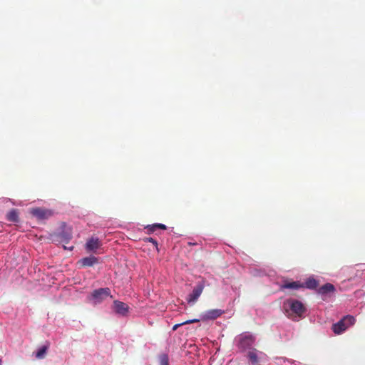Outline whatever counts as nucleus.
<instances>
[{"mask_svg":"<svg viewBox=\"0 0 365 365\" xmlns=\"http://www.w3.org/2000/svg\"><path fill=\"white\" fill-rule=\"evenodd\" d=\"M51 239L56 243L67 244L72 239V229L63 225L61 227V231L52 234Z\"/></svg>","mask_w":365,"mask_h":365,"instance_id":"obj_1","label":"nucleus"},{"mask_svg":"<svg viewBox=\"0 0 365 365\" xmlns=\"http://www.w3.org/2000/svg\"><path fill=\"white\" fill-rule=\"evenodd\" d=\"M356 322L355 318L351 315H346L344 317L337 323H335L332 326L333 331L336 334H340L347 329L349 327L354 324Z\"/></svg>","mask_w":365,"mask_h":365,"instance_id":"obj_2","label":"nucleus"},{"mask_svg":"<svg viewBox=\"0 0 365 365\" xmlns=\"http://www.w3.org/2000/svg\"><path fill=\"white\" fill-rule=\"evenodd\" d=\"M284 306H287L292 314L301 317L306 311L304 304L299 300L290 299L284 302Z\"/></svg>","mask_w":365,"mask_h":365,"instance_id":"obj_3","label":"nucleus"},{"mask_svg":"<svg viewBox=\"0 0 365 365\" xmlns=\"http://www.w3.org/2000/svg\"><path fill=\"white\" fill-rule=\"evenodd\" d=\"M255 341V337L248 333H245L239 336L237 339V346L241 351H244L247 349H251Z\"/></svg>","mask_w":365,"mask_h":365,"instance_id":"obj_4","label":"nucleus"},{"mask_svg":"<svg viewBox=\"0 0 365 365\" xmlns=\"http://www.w3.org/2000/svg\"><path fill=\"white\" fill-rule=\"evenodd\" d=\"M29 213L38 220H45L53 216V212L51 210L43 207H34L29 210Z\"/></svg>","mask_w":365,"mask_h":365,"instance_id":"obj_5","label":"nucleus"},{"mask_svg":"<svg viewBox=\"0 0 365 365\" xmlns=\"http://www.w3.org/2000/svg\"><path fill=\"white\" fill-rule=\"evenodd\" d=\"M247 357L252 365H259L261 361L267 359V355L262 351L253 349L248 351Z\"/></svg>","mask_w":365,"mask_h":365,"instance_id":"obj_6","label":"nucleus"},{"mask_svg":"<svg viewBox=\"0 0 365 365\" xmlns=\"http://www.w3.org/2000/svg\"><path fill=\"white\" fill-rule=\"evenodd\" d=\"M110 290L109 288H99L98 289H95L92 294V298L95 301L96 303H100L103 301L106 297L110 296Z\"/></svg>","mask_w":365,"mask_h":365,"instance_id":"obj_7","label":"nucleus"},{"mask_svg":"<svg viewBox=\"0 0 365 365\" xmlns=\"http://www.w3.org/2000/svg\"><path fill=\"white\" fill-rule=\"evenodd\" d=\"M205 287L203 282H198L197 284L194 287L192 293L188 295L187 302H195L197 300L199 297L201 295Z\"/></svg>","mask_w":365,"mask_h":365,"instance_id":"obj_8","label":"nucleus"},{"mask_svg":"<svg viewBox=\"0 0 365 365\" xmlns=\"http://www.w3.org/2000/svg\"><path fill=\"white\" fill-rule=\"evenodd\" d=\"M101 245V244L98 238L91 237L87 241L86 248L88 251H94L99 248Z\"/></svg>","mask_w":365,"mask_h":365,"instance_id":"obj_9","label":"nucleus"},{"mask_svg":"<svg viewBox=\"0 0 365 365\" xmlns=\"http://www.w3.org/2000/svg\"><path fill=\"white\" fill-rule=\"evenodd\" d=\"M114 309L115 312H117L118 314L125 315L128 312V306L124 302L120 301H115Z\"/></svg>","mask_w":365,"mask_h":365,"instance_id":"obj_10","label":"nucleus"},{"mask_svg":"<svg viewBox=\"0 0 365 365\" xmlns=\"http://www.w3.org/2000/svg\"><path fill=\"white\" fill-rule=\"evenodd\" d=\"M79 262L83 267H92L98 262V258L95 256H89L82 258Z\"/></svg>","mask_w":365,"mask_h":365,"instance_id":"obj_11","label":"nucleus"},{"mask_svg":"<svg viewBox=\"0 0 365 365\" xmlns=\"http://www.w3.org/2000/svg\"><path fill=\"white\" fill-rule=\"evenodd\" d=\"M224 313V311L220 309H210L206 312L205 318L206 319H215L220 317Z\"/></svg>","mask_w":365,"mask_h":365,"instance_id":"obj_12","label":"nucleus"},{"mask_svg":"<svg viewBox=\"0 0 365 365\" xmlns=\"http://www.w3.org/2000/svg\"><path fill=\"white\" fill-rule=\"evenodd\" d=\"M335 290L334 286L332 284L327 283L322 286L318 289V293L321 294H326L329 292H333Z\"/></svg>","mask_w":365,"mask_h":365,"instance_id":"obj_13","label":"nucleus"},{"mask_svg":"<svg viewBox=\"0 0 365 365\" xmlns=\"http://www.w3.org/2000/svg\"><path fill=\"white\" fill-rule=\"evenodd\" d=\"M49 347V343H46L38 349L36 353V357L38 359H44Z\"/></svg>","mask_w":365,"mask_h":365,"instance_id":"obj_14","label":"nucleus"},{"mask_svg":"<svg viewBox=\"0 0 365 365\" xmlns=\"http://www.w3.org/2000/svg\"><path fill=\"white\" fill-rule=\"evenodd\" d=\"M6 219L9 222H19V212L16 209H12L6 215Z\"/></svg>","mask_w":365,"mask_h":365,"instance_id":"obj_15","label":"nucleus"},{"mask_svg":"<svg viewBox=\"0 0 365 365\" xmlns=\"http://www.w3.org/2000/svg\"><path fill=\"white\" fill-rule=\"evenodd\" d=\"M301 287H304V285L300 284L299 282H286L282 285V289H298Z\"/></svg>","mask_w":365,"mask_h":365,"instance_id":"obj_16","label":"nucleus"},{"mask_svg":"<svg viewBox=\"0 0 365 365\" xmlns=\"http://www.w3.org/2000/svg\"><path fill=\"white\" fill-rule=\"evenodd\" d=\"M318 285H319L318 281H317L314 278H309L306 281L304 287H306L307 288L311 289H314L317 287Z\"/></svg>","mask_w":365,"mask_h":365,"instance_id":"obj_17","label":"nucleus"},{"mask_svg":"<svg viewBox=\"0 0 365 365\" xmlns=\"http://www.w3.org/2000/svg\"><path fill=\"white\" fill-rule=\"evenodd\" d=\"M199 322H200V319H189V320H187V321H185V322H182V323L175 324L173 327V330L175 331V330H177L181 326H183V325H185V324H192V323Z\"/></svg>","mask_w":365,"mask_h":365,"instance_id":"obj_18","label":"nucleus"},{"mask_svg":"<svg viewBox=\"0 0 365 365\" xmlns=\"http://www.w3.org/2000/svg\"><path fill=\"white\" fill-rule=\"evenodd\" d=\"M160 365H169L168 356L165 354H161L159 358Z\"/></svg>","mask_w":365,"mask_h":365,"instance_id":"obj_19","label":"nucleus"},{"mask_svg":"<svg viewBox=\"0 0 365 365\" xmlns=\"http://www.w3.org/2000/svg\"><path fill=\"white\" fill-rule=\"evenodd\" d=\"M144 240L145 242H151L153 245H155V247H156V250L158 251V242L155 239H153L152 237H146V238H145Z\"/></svg>","mask_w":365,"mask_h":365,"instance_id":"obj_20","label":"nucleus"},{"mask_svg":"<svg viewBox=\"0 0 365 365\" xmlns=\"http://www.w3.org/2000/svg\"><path fill=\"white\" fill-rule=\"evenodd\" d=\"M145 229H147L148 230V232L149 234L150 233H153L154 232H155L157 230V228H156V226H155V224H153V225H148Z\"/></svg>","mask_w":365,"mask_h":365,"instance_id":"obj_21","label":"nucleus"},{"mask_svg":"<svg viewBox=\"0 0 365 365\" xmlns=\"http://www.w3.org/2000/svg\"><path fill=\"white\" fill-rule=\"evenodd\" d=\"M155 226H156L157 229H161V230L167 229V227L164 224L156 223Z\"/></svg>","mask_w":365,"mask_h":365,"instance_id":"obj_22","label":"nucleus"}]
</instances>
